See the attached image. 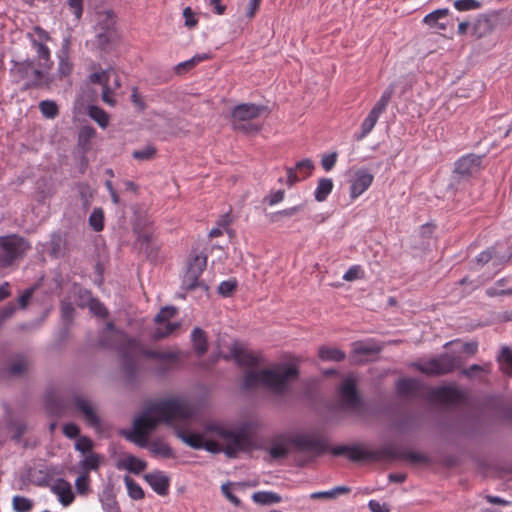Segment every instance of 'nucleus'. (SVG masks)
<instances>
[{
    "instance_id": "51",
    "label": "nucleus",
    "mask_w": 512,
    "mask_h": 512,
    "mask_svg": "<svg viewBox=\"0 0 512 512\" xmlns=\"http://www.w3.org/2000/svg\"><path fill=\"white\" fill-rule=\"evenodd\" d=\"M112 77V69L102 70L100 72H94L90 74L89 80L92 83H99L103 86V82L106 79H111Z\"/></svg>"
},
{
    "instance_id": "54",
    "label": "nucleus",
    "mask_w": 512,
    "mask_h": 512,
    "mask_svg": "<svg viewBox=\"0 0 512 512\" xmlns=\"http://www.w3.org/2000/svg\"><path fill=\"white\" fill-rule=\"evenodd\" d=\"M17 310L14 303H8L5 307L0 309V326L4 321L11 318Z\"/></svg>"
},
{
    "instance_id": "37",
    "label": "nucleus",
    "mask_w": 512,
    "mask_h": 512,
    "mask_svg": "<svg viewBox=\"0 0 512 512\" xmlns=\"http://www.w3.org/2000/svg\"><path fill=\"white\" fill-rule=\"evenodd\" d=\"M84 296L87 299V305L90 311L99 317H104L107 314V310L102 303H100L97 299L91 297V294L88 291H84Z\"/></svg>"
},
{
    "instance_id": "12",
    "label": "nucleus",
    "mask_w": 512,
    "mask_h": 512,
    "mask_svg": "<svg viewBox=\"0 0 512 512\" xmlns=\"http://www.w3.org/2000/svg\"><path fill=\"white\" fill-rule=\"evenodd\" d=\"M341 407L348 412L356 413L361 407V399L356 391V383L352 377H346L339 389Z\"/></svg>"
},
{
    "instance_id": "46",
    "label": "nucleus",
    "mask_w": 512,
    "mask_h": 512,
    "mask_svg": "<svg viewBox=\"0 0 512 512\" xmlns=\"http://www.w3.org/2000/svg\"><path fill=\"white\" fill-rule=\"evenodd\" d=\"M75 488L78 494H87L90 488L89 475L86 473H82L81 475H79L75 480Z\"/></svg>"
},
{
    "instance_id": "61",
    "label": "nucleus",
    "mask_w": 512,
    "mask_h": 512,
    "mask_svg": "<svg viewBox=\"0 0 512 512\" xmlns=\"http://www.w3.org/2000/svg\"><path fill=\"white\" fill-rule=\"evenodd\" d=\"M63 432L68 438H76L79 436L80 430L74 423H67L63 427Z\"/></svg>"
},
{
    "instance_id": "52",
    "label": "nucleus",
    "mask_w": 512,
    "mask_h": 512,
    "mask_svg": "<svg viewBox=\"0 0 512 512\" xmlns=\"http://www.w3.org/2000/svg\"><path fill=\"white\" fill-rule=\"evenodd\" d=\"M155 154V148L152 146H146L140 150H136L133 152V157L137 160H149Z\"/></svg>"
},
{
    "instance_id": "4",
    "label": "nucleus",
    "mask_w": 512,
    "mask_h": 512,
    "mask_svg": "<svg viewBox=\"0 0 512 512\" xmlns=\"http://www.w3.org/2000/svg\"><path fill=\"white\" fill-rule=\"evenodd\" d=\"M46 406L49 412L55 416H61L67 409H72L88 426L95 430L101 428V420L94 403L84 396L73 394L71 397L65 398L63 396L48 395Z\"/></svg>"
},
{
    "instance_id": "59",
    "label": "nucleus",
    "mask_w": 512,
    "mask_h": 512,
    "mask_svg": "<svg viewBox=\"0 0 512 512\" xmlns=\"http://www.w3.org/2000/svg\"><path fill=\"white\" fill-rule=\"evenodd\" d=\"M74 307L70 302L62 301L61 303V313L62 317L66 321H70L73 317Z\"/></svg>"
},
{
    "instance_id": "42",
    "label": "nucleus",
    "mask_w": 512,
    "mask_h": 512,
    "mask_svg": "<svg viewBox=\"0 0 512 512\" xmlns=\"http://www.w3.org/2000/svg\"><path fill=\"white\" fill-rule=\"evenodd\" d=\"M89 224L96 231L100 232L104 227V213L101 208H95L89 216Z\"/></svg>"
},
{
    "instance_id": "11",
    "label": "nucleus",
    "mask_w": 512,
    "mask_h": 512,
    "mask_svg": "<svg viewBox=\"0 0 512 512\" xmlns=\"http://www.w3.org/2000/svg\"><path fill=\"white\" fill-rule=\"evenodd\" d=\"M207 265V258L203 255H196L189 260L186 272L182 280V288L185 290H194L201 287L207 290V286L199 281L201 274Z\"/></svg>"
},
{
    "instance_id": "3",
    "label": "nucleus",
    "mask_w": 512,
    "mask_h": 512,
    "mask_svg": "<svg viewBox=\"0 0 512 512\" xmlns=\"http://www.w3.org/2000/svg\"><path fill=\"white\" fill-rule=\"evenodd\" d=\"M298 376L297 369L292 365L281 364L271 369L248 370L244 375L243 386L251 389L262 385L274 394H283L289 383Z\"/></svg>"
},
{
    "instance_id": "34",
    "label": "nucleus",
    "mask_w": 512,
    "mask_h": 512,
    "mask_svg": "<svg viewBox=\"0 0 512 512\" xmlns=\"http://www.w3.org/2000/svg\"><path fill=\"white\" fill-rule=\"evenodd\" d=\"M393 93L394 88L392 85H390L385 89L380 99L375 103L371 110L381 116V114L386 110Z\"/></svg>"
},
{
    "instance_id": "50",
    "label": "nucleus",
    "mask_w": 512,
    "mask_h": 512,
    "mask_svg": "<svg viewBox=\"0 0 512 512\" xmlns=\"http://www.w3.org/2000/svg\"><path fill=\"white\" fill-rule=\"evenodd\" d=\"M93 448V442L85 436H82L78 438V440L75 443V449L79 452H81L83 455H86L88 453H92L91 450Z\"/></svg>"
},
{
    "instance_id": "43",
    "label": "nucleus",
    "mask_w": 512,
    "mask_h": 512,
    "mask_svg": "<svg viewBox=\"0 0 512 512\" xmlns=\"http://www.w3.org/2000/svg\"><path fill=\"white\" fill-rule=\"evenodd\" d=\"M209 58H210V55L208 53L196 54L192 58L179 63L177 65V71L180 72L181 70L190 69V68L196 66L197 64H199L200 62H203Z\"/></svg>"
},
{
    "instance_id": "45",
    "label": "nucleus",
    "mask_w": 512,
    "mask_h": 512,
    "mask_svg": "<svg viewBox=\"0 0 512 512\" xmlns=\"http://www.w3.org/2000/svg\"><path fill=\"white\" fill-rule=\"evenodd\" d=\"M417 381L411 378L400 379L397 382V390L400 394H410L416 389Z\"/></svg>"
},
{
    "instance_id": "60",
    "label": "nucleus",
    "mask_w": 512,
    "mask_h": 512,
    "mask_svg": "<svg viewBox=\"0 0 512 512\" xmlns=\"http://www.w3.org/2000/svg\"><path fill=\"white\" fill-rule=\"evenodd\" d=\"M368 507L371 512H390L389 506L386 503H381L377 500H370Z\"/></svg>"
},
{
    "instance_id": "13",
    "label": "nucleus",
    "mask_w": 512,
    "mask_h": 512,
    "mask_svg": "<svg viewBox=\"0 0 512 512\" xmlns=\"http://www.w3.org/2000/svg\"><path fill=\"white\" fill-rule=\"evenodd\" d=\"M175 313L176 309L172 306L164 307L160 310L155 317L156 329L153 333L155 339L167 337L180 327L179 322H171Z\"/></svg>"
},
{
    "instance_id": "40",
    "label": "nucleus",
    "mask_w": 512,
    "mask_h": 512,
    "mask_svg": "<svg viewBox=\"0 0 512 512\" xmlns=\"http://www.w3.org/2000/svg\"><path fill=\"white\" fill-rule=\"evenodd\" d=\"M42 115L48 119H54L58 115V106L52 100H43L39 103Z\"/></svg>"
},
{
    "instance_id": "31",
    "label": "nucleus",
    "mask_w": 512,
    "mask_h": 512,
    "mask_svg": "<svg viewBox=\"0 0 512 512\" xmlns=\"http://www.w3.org/2000/svg\"><path fill=\"white\" fill-rule=\"evenodd\" d=\"M318 355L323 361L339 362L345 359V353L335 347H320Z\"/></svg>"
},
{
    "instance_id": "28",
    "label": "nucleus",
    "mask_w": 512,
    "mask_h": 512,
    "mask_svg": "<svg viewBox=\"0 0 512 512\" xmlns=\"http://www.w3.org/2000/svg\"><path fill=\"white\" fill-rule=\"evenodd\" d=\"M380 348L371 342H355L353 344V355L357 356H370L378 353ZM356 361H362V358H355Z\"/></svg>"
},
{
    "instance_id": "21",
    "label": "nucleus",
    "mask_w": 512,
    "mask_h": 512,
    "mask_svg": "<svg viewBox=\"0 0 512 512\" xmlns=\"http://www.w3.org/2000/svg\"><path fill=\"white\" fill-rule=\"evenodd\" d=\"M145 480L158 495H166L169 487L168 477L161 471L151 472L145 475Z\"/></svg>"
},
{
    "instance_id": "39",
    "label": "nucleus",
    "mask_w": 512,
    "mask_h": 512,
    "mask_svg": "<svg viewBox=\"0 0 512 512\" xmlns=\"http://www.w3.org/2000/svg\"><path fill=\"white\" fill-rule=\"evenodd\" d=\"M490 29V21L486 18H479L473 23V25H471L472 35L477 38L487 34Z\"/></svg>"
},
{
    "instance_id": "19",
    "label": "nucleus",
    "mask_w": 512,
    "mask_h": 512,
    "mask_svg": "<svg viewBox=\"0 0 512 512\" xmlns=\"http://www.w3.org/2000/svg\"><path fill=\"white\" fill-rule=\"evenodd\" d=\"M50 490L65 507L69 506L74 501V493L71 484L62 478L56 479L51 484Z\"/></svg>"
},
{
    "instance_id": "44",
    "label": "nucleus",
    "mask_w": 512,
    "mask_h": 512,
    "mask_svg": "<svg viewBox=\"0 0 512 512\" xmlns=\"http://www.w3.org/2000/svg\"><path fill=\"white\" fill-rule=\"evenodd\" d=\"M314 167L315 165L313 161L309 158L303 159L295 165V169L303 179H306L311 175Z\"/></svg>"
},
{
    "instance_id": "62",
    "label": "nucleus",
    "mask_w": 512,
    "mask_h": 512,
    "mask_svg": "<svg viewBox=\"0 0 512 512\" xmlns=\"http://www.w3.org/2000/svg\"><path fill=\"white\" fill-rule=\"evenodd\" d=\"M284 197H285V192L283 190L274 191L267 197L268 204L270 206H274V205L280 203L281 201H283Z\"/></svg>"
},
{
    "instance_id": "1",
    "label": "nucleus",
    "mask_w": 512,
    "mask_h": 512,
    "mask_svg": "<svg viewBox=\"0 0 512 512\" xmlns=\"http://www.w3.org/2000/svg\"><path fill=\"white\" fill-rule=\"evenodd\" d=\"M195 409L186 400L168 398L157 400L147 405L135 417L132 430L126 435L127 439L141 448H148L154 457L171 458L174 456L172 448L162 439L149 441V434L160 423L174 428L176 435L184 442L187 435H201L187 428L189 421L194 417Z\"/></svg>"
},
{
    "instance_id": "24",
    "label": "nucleus",
    "mask_w": 512,
    "mask_h": 512,
    "mask_svg": "<svg viewBox=\"0 0 512 512\" xmlns=\"http://www.w3.org/2000/svg\"><path fill=\"white\" fill-rule=\"evenodd\" d=\"M448 14L449 10L447 8L434 10L423 18V23H425L431 28L445 30L447 28V25L445 23L440 22V20L446 18Z\"/></svg>"
},
{
    "instance_id": "26",
    "label": "nucleus",
    "mask_w": 512,
    "mask_h": 512,
    "mask_svg": "<svg viewBox=\"0 0 512 512\" xmlns=\"http://www.w3.org/2000/svg\"><path fill=\"white\" fill-rule=\"evenodd\" d=\"M121 466L132 473L138 474L146 469L147 464L140 458L128 454L122 458Z\"/></svg>"
},
{
    "instance_id": "29",
    "label": "nucleus",
    "mask_w": 512,
    "mask_h": 512,
    "mask_svg": "<svg viewBox=\"0 0 512 512\" xmlns=\"http://www.w3.org/2000/svg\"><path fill=\"white\" fill-rule=\"evenodd\" d=\"M252 500L260 505H272L281 502L279 494L271 491H258L252 495Z\"/></svg>"
},
{
    "instance_id": "20",
    "label": "nucleus",
    "mask_w": 512,
    "mask_h": 512,
    "mask_svg": "<svg viewBox=\"0 0 512 512\" xmlns=\"http://www.w3.org/2000/svg\"><path fill=\"white\" fill-rule=\"evenodd\" d=\"M433 396L436 400L445 404L459 403L463 398V393L455 387L444 386L434 390Z\"/></svg>"
},
{
    "instance_id": "7",
    "label": "nucleus",
    "mask_w": 512,
    "mask_h": 512,
    "mask_svg": "<svg viewBox=\"0 0 512 512\" xmlns=\"http://www.w3.org/2000/svg\"><path fill=\"white\" fill-rule=\"evenodd\" d=\"M30 249V244L22 237L8 235L0 237V267L6 268L22 258Z\"/></svg>"
},
{
    "instance_id": "30",
    "label": "nucleus",
    "mask_w": 512,
    "mask_h": 512,
    "mask_svg": "<svg viewBox=\"0 0 512 512\" xmlns=\"http://www.w3.org/2000/svg\"><path fill=\"white\" fill-rule=\"evenodd\" d=\"M333 181L330 178H321L318 181L317 187L314 191V197L318 202H323L327 199L328 195L332 192Z\"/></svg>"
},
{
    "instance_id": "22",
    "label": "nucleus",
    "mask_w": 512,
    "mask_h": 512,
    "mask_svg": "<svg viewBox=\"0 0 512 512\" xmlns=\"http://www.w3.org/2000/svg\"><path fill=\"white\" fill-rule=\"evenodd\" d=\"M121 86L120 79L117 73L112 69V77L111 79H106L103 82V90H102V100L104 103L114 106L116 104V100L113 95L116 90H118Z\"/></svg>"
},
{
    "instance_id": "53",
    "label": "nucleus",
    "mask_w": 512,
    "mask_h": 512,
    "mask_svg": "<svg viewBox=\"0 0 512 512\" xmlns=\"http://www.w3.org/2000/svg\"><path fill=\"white\" fill-rule=\"evenodd\" d=\"M304 180L295 168H287V178L285 182L279 179L281 183H285L288 187H292L295 183Z\"/></svg>"
},
{
    "instance_id": "49",
    "label": "nucleus",
    "mask_w": 512,
    "mask_h": 512,
    "mask_svg": "<svg viewBox=\"0 0 512 512\" xmlns=\"http://www.w3.org/2000/svg\"><path fill=\"white\" fill-rule=\"evenodd\" d=\"M287 453L288 447L285 443H274L269 449V454L273 459L283 458Z\"/></svg>"
},
{
    "instance_id": "36",
    "label": "nucleus",
    "mask_w": 512,
    "mask_h": 512,
    "mask_svg": "<svg viewBox=\"0 0 512 512\" xmlns=\"http://www.w3.org/2000/svg\"><path fill=\"white\" fill-rule=\"evenodd\" d=\"M349 491H350V488L347 486H336L327 491L314 492L310 495V497L312 499L336 498L338 495L348 493Z\"/></svg>"
},
{
    "instance_id": "48",
    "label": "nucleus",
    "mask_w": 512,
    "mask_h": 512,
    "mask_svg": "<svg viewBox=\"0 0 512 512\" xmlns=\"http://www.w3.org/2000/svg\"><path fill=\"white\" fill-rule=\"evenodd\" d=\"M454 7L458 11H471L480 8V3L477 0H456Z\"/></svg>"
},
{
    "instance_id": "33",
    "label": "nucleus",
    "mask_w": 512,
    "mask_h": 512,
    "mask_svg": "<svg viewBox=\"0 0 512 512\" xmlns=\"http://www.w3.org/2000/svg\"><path fill=\"white\" fill-rule=\"evenodd\" d=\"M497 360L502 372L512 376V350L508 347H503Z\"/></svg>"
},
{
    "instance_id": "38",
    "label": "nucleus",
    "mask_w": 512,
    "mask_h": 512,
    "mask_svg": "<svg viewBox=\"0 0 512 512\" xmlns=\"http://www.w3.org/2000/svg\"><path fill=\"white\" fill-rule=\"evenodd\" d=\"M124 483L127 488L128 495L134 499L139 500L144 497V491L132 478L129 476L124 477Z\"/></svg>"
},
{
    "instance_id": "14",
    "label": "nucleus",
    "mask_w": 512,
    "mask_h": 512,
    "mask_svg": "<svg viewBox=\"0 0 512 512\" xmlns=\"http://www.w3.org/2000/svg\"><path fill=\"white\" fill-rule=\"evenodd\" d=\"M34 32L37 35L38 40L35 38H32L31 43H32L33 49L36 52L39 66H41L44 69L49 70L52 66V61L50 59V50L44 44V41H46L49 38L48 33L39 27H36L34 29Z\"/></svg>"
},
{
    "instance_id": "57",
    "label": "nucleus",
    "mask_w": 512,
    "mask_h": 512,
    "mask_svg": "<svg viewBox=\"0 0 512 512\" xmlns=\"http://www.w3.org/2000/svg\"><path fill=\"white\" fill-rule=\"evenodd\" d=\"M183 17L185 18V26L188 28H193L198 23V20L190 7H186L183 10Z\"/></svg>"
},
{
    "instance_id": "2",
    "label": "nucleus",
    "mask_w": 512,
    "mask_h": 512,
    "mask_svg": "<svg viewBox=\"0 0 512 512\" xmlns=\"http://www.w3.org/2000/svg\"><path fill=\"white\" fill-rule=\"evenodd\" d=\"M258 426L256 419L241 421L236 428H228L219 421L205 425L201 435H187L184 443L194 449H205L211 453L224 452L230 458H235L240 452L253 448L252 434Z\"/></svg>"
},
{
    "instance_id": "17",
    "label": "nucleus",
    "mask_w": 512,
    "mask_h": 512,
    "mask_svg": "<svg viewBox=\"0 0 512 512\" xmlns=\"http://www.w3.org/2000/svg\"><path fill=\"white\" fill-rule=\"evenodd\" d=\"M291 442L300 450L323 453L326 450V443L320 437L314 434H298L295 435Z\"/></svg>"
},
{
    "instance_id": "47",
    "label": "nucleus",
    "mask_w": 512,
    "mask_h": 512,
    "mask_svg": "<svg viewBox=\"0 0 512 512\" xmlns=\"http://www.w3.org/2000/svg\"><path fill=\"white\" fill-rule=\"evenodd\" d=\"M237 287V281L235 279H228L222 281L218 286V293L221 296L228 297Z\"/></svg>"
},
{
    "instance_id": "15",
    "label": "nucleus",
    "mask_w": 512,
    "mask_h": 512,
    "mask_svg": "<svg viewBox=\"0 0 512 512\" xmlns=\"http://www.w3.org/2000/svg\"><path fill=\"white\" fill-rule=\"evenodd\" d=\"M481 163L480 156L474 154L463 156L455 163L454 174L460 179L468 178L480 170Z\"/></svg>"
},
{
    "instance_id": "32",
    "label": "nucleus",
    "mask_w": 512,
    "mask_h": 512,
    "mask_svg": "<svg viewBox=\"0 0 512 512\" xmlns=\"http://www.w3.org/2000/svg\"><path fill=\"white\" fill-rule=\"evenodd\" d=\"M193 346L199 356L207 351V339L204 331L198 327L194 328L191 334Z\"/></svg>"
},
{
    "instance_id": "6",
    "label": "nucleus",
    "mask_w": 512,
    "mask_h": 512,
    "mask_svg": "<svg viewBox=\"0 0 512 512\" xmlns=\"http://www.w3.org/2000/svg\"><path fill=\"white\" fill-rule=\"evenodd\" d=\"M101 345L117 349L124 358L128 359L130 350L137 354L142 351L141 343L135 339L129 338L122 331L115 329L112 323H108L103 331Z\"/></svg>"
},
{
    "instance_id": "23",
    "label": "nucleus",
    "mask_w": 512,
    "mask_h": 512,
    "mask_svg": "<svg viewBox=\"0 0 512 512\" xmlns=\"http://www.w3.org/2000/svg\"><path fill=\"white\" fill-rule=\"evenodd\" d=\"M233 359L242 366L253 367L258 364V357L251 352L243 349L237 343H234L231 348Z\"/></svg>"
},
{
    "instance_id": "41",
    "label": "nucleus",
    "mask_w": 512,
    "mask_h": 512,
    "mask_svg": "<svg viewBox=\"0 0 512 512\" xmlns=\"http://www.w3.org/2000/svg\"><path fill=\"white\" fill-rule=\"evenodd\" d=\"M12 506L15 512H29L33 507V501L24 496H14Z\"/></svg>"
},
{
    "instance_id": "56",
    "label": "nucleus",
    "mask_w": 512,
    "mask_h": 512,
    "mask_svg": "<svg viewBox=\"0 0 512 512\" xmlns=\"http://www.w3.org/2000/svg\"><path fill=\"white\" fill-rule=\"evenodd\" d=\"M336 161H337V153L332 152V153L324 155L322 157L321 164L325 171H330L335 166Z\"/></svg>"
},
{
    "instance_id": "55",
    "label": "nucleus",
    "mask_w": 512,
    "mask_h": 512,
    "mask_svg": "<svg viewBox=\"0 0 512 512\" xmlns=\"http://www.w3.org/2000/svg\"><path fill=\"white\" fill-rule=\"evenodd\" d=\"M102 508L104 512H120L117 502L111 496L101 498Z\"/></svg>"
},
{
    "instance_id": "10",
    "label": "nucleus",
    "mask_w": 512,
    "mask_h": 512,
    "mask_svg": "<svg viewBox=\"0 0 512 512\" xmlns=\"http://www.w3.org/2000/svg\"><path fill=\"white\" fill-rule=\"evenodd\" d=\"M12 71L25 81L26 87L41 86L48 82V70L39 65L36 67L32 60L16 63Z\"/></svg>"
},
{
    "instance_id": "64",
    "label": "nucleus",
    "mask_w": 512,
    "mask_h": 512,
    "mask_svg": "<svg viewBox=\"0 0 512 512\" xmlns=\"http://www.w3.org/2000/svg\"><path fill=\"white\" fill-rule=\"evenodd\" d=\"M221 491L230 502L234 503L235 505L240 503V500L231 492L230 483L223 484L221 486Z\"/></svg>"
},
{
    "instance_id": "9",
    "label": "nucleus",
    "mask_w": 512,
    "mask_h": 512,
    "mask_svg": "<svg viewBox=\"0 0 512 512\" xmlns=\"http://www.w3.org/2000/svg\"><path fill=\"white\" fill-rule=\"evenodd\" d=\"M458 364L455 357L449 354H441L429 360L419 361L414 366L426 375L439 376L452 372Z\"/></svg>"
},
{
    "instance_id": "35",
    "label": "nucleus",
    "mask_w": 512,
    "mask_h": 512,
    "mask_svg": "<svg viewBox=\"0 0 512 512\" xmlns=\"http://www.w3.org/2000/svg\"><path fill=\"white\" fill-rule=\"evenodd\" d=\"M88 115L97 122L101 128H106L109 124V115L97 106H89Z\"/></svg>"
},
{
    "instance_id": "63",
    "label": "nucleus",
    "mask_w": 512,
    "mask_h": 512,
    "mask_svg": "<svg viewBox=\"0 0 512 512\" xmlns=\"http://www.w3.org/2000/svg\"><path fill=\"white\" fill-rule=\"evenodd\" d=\"M360 267L355 265L351 266L343 275V280L345 281H353L359 278Z\"/></svg>"
},
{
    "instance_id": "25",
    "label": "nucleus",
    "mask_w": 512,
    "mask_h": 512,
    "mask_svg": "<svg viewBox=\"0 0 512 512\" xmlns=\"http://www.w3.org/2000/svg\"><path fill=\"white\" fill-rule=\"evenodd\" d=\"M103 460L104 457L102 455L92 452L83 456L79 462V466L83 470V473L88 474L89 471L98 470Z\"/></svg>"
},
{
    "instance_id": "16",
    "label": "nucleus",
    "mask_w": 512,
    "mask_h": 512,
    "mask_svg": "<svg viewBox=\"0 0 512 512\" xmlns=\"http://www.w3.org/2000/svg\"><path fill=\"white\" fill-rule=\"evenodd\" d=\"M373 179L374 176L368 169L356 170L350 180V197L356 199L362 195L371 186Z\"/></svg>"
},
{
    "instance_id": "27",
    "label": "nucleus",
    "mask_w": 512,
    "mask_h": 512,
    "mask_svg": "<svg viewBox=\"0 0 512 512\" xmlns=\"http://www.w3.org/2000/svg\"><path fill=\"white\" fill-rule=\"evenodd\" d=\"M380 115L370 110L366 118L361 123L360 132L355 136L357 140H362L370 134L379 120Z\"/></svg>"
},
{
    "instance_id": "5",
    "label": "nucleus",
    "mask_w": 512,
    "mask_h": 512,
    "mask_svg": "<svg viewBox=\"0 0 512 512\" xmlns=\"http://www.w3.org/2000/svg\"><path fill=\"white\" fill-rule=\"evenodd\" d=\"M96 45L101 50H110L119 39L115 15L111 10L96 13Z\"/></svg>"
},
{
    "instance_id": "8",
    "label": "nucleus",
    "mask_w": 512,
    "mask_h": 512,
    "mask_svg": "<svg viewBox=\"0 0 512 512\" xmlns=\"http://www.w3.org/2000/svg\"><path fill=\"white\" fill-rule=\"evenodd\" d=\"M266 112V107L255 104H240L232 111L233 126L245 132H257L259 127L248 123Z\"/></svg>"
},
{
    "instance_id": "18",
    "label": "nucleus",
    "mask_w": 512,
    "mask_h": 512,
    "mask_svg": "<svg viewBox=\"0 0 512 512\" xmlns=\"http://www.w3.org/2000/svg\"><path fill=\"white\" fill-rule=\"evenodd\" d=\"M332 453L334 455H346L353 461L377 459L376 452L368 450L362 446H336L332 449Z\"/></svg>"
},
{
    "instance_id": "58",
    "label": "nucleus",
    "mask_w": 512,
    "mask_h": 512,
    "mask_svg": "<svg viewBox=\"0 0 512 512\" xmlns=\"http://www.w3.org/2000/svg\"><path fill=\"white\" fill-rule=\"evenodd\" d=\"M68 4L73 10L76 20H79L83 13V0H68Z\"/></svg>"
}]
</instances>
